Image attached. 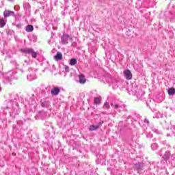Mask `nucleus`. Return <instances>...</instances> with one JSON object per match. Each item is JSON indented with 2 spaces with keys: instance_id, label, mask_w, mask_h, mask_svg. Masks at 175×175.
I'll use <instances>...</instances> for the list:
<instances>
[{
  "instance_id": "nucleus-1",
  "label": "nucleus",
  "mask_w": 175,
  "mask_h": 175,
  "mask_svg": "<svg viewBox=\"0 0 175 175\" xmlns=\"http://www.w3.org/2000/svg\"><path fill=\"white\" fill-rule=\"evenodd\" d=\"M21 53H24V54H31L33 58H36L38 57V53L31 48L23 49L21 50Z\"/></svg>"
},
{
  "instance_id": "nucleus-2",
  "label": "nucleus",
  "mask_w": 175,
  "mask_h": 175,
  "mask_svg": "<svg viewBox=\"0 0 175 175\" xmlns=\"http://www.w3.org/2000/svg\"><path fill=\"white\" fill-rule=\"evenodd\" d=\"M111 106L114 107L116 110H118V111H121L122 109L125 108V105L122 104L121 102H113L111 103Z\"/></svg>"
},
{
  "instance_id": "nucleus-3",
  "label": "nucleus",
  "mask_w": 175,
  "mask_h": 175,
  "mask_svg": "<svg viewBox=\"0 0 175 175\" xmlns=\"http://www.w3.org/2000/svg\"><path fill=\"white\" fill-rule=\"evenodd\" d=\"M103 124V122H100L98 124L96 125H90L89 127V131H98V129H99L100 128V126H102V124Z\"/></svg>"
},
{
  "instance_id": "nucleus-4",
  "label": "nucleus",
  "mask_w": 175,
  "mask_h": 175,
  "mask_svg": "<svg viewBox=\"0 0 175 175\" xmlns=\"http://www.w3.org/2000/svg\"><path fill=\"white\" fill-rule=\"evenodd\" d=\"M124 77H125V79H126V80L132 79V72H131V70H125L124 71Z\"/></svg>"
},
{
  "instance_id": "nucleus-5",
  "label": "nucleus",
  "mask_w": 175,
  "mask_h": 175,
  "mask_svg": "<svg viewBox=\"0 0 175 175\" xmlns=\"http://www.w3.org/2000/svg\"><path fill=\"white\" fill-rule=\"evenodd\" d=\"M108 83H109V84H112L113 85H114L115 88H118V81H117V80L114 79L113 78H111L109 81Z\"/></svg>"
},
{
  "instance_id": "nucleus-6",
  "label": "nucleus",
  "mask_w": 175,
  "mask_h": 175,
  "mask_svg": "<svg viewBox=\"0 0 175 175\" xmlns=\"http://www.w3.org/2000/svg\"><path fill=\"white\" fill-rule=\"evenodd\" d=\"M60 91L61 90H59V88H53L51 91V94L52 95L56 96L58 95V94H59Z\"/></svg>"
},
{
  "instance_id": "nucleus-7",
  "label": "nucleus",
  "mask_w": 175,
  "mask_h": 175,
  "mask_svg": "<svg viewBox=\"0 0 175 175\" xmlns=\"http://www.w3.org/2000/svg\"><path fill=\"white\" fill-rule=\"evenodd\" d=\"M4 17H10V16H14V12L13 11H9V10H5L3 12Z\"/></svg>"
},
{
  "instance_id": "nucleus-8",
  "label": "nucleus",
  "mask_w": 175,
  "mask_h": 175,
  "mask_svg": "<svg viewBox=\"0 0 175 175\" xmlns=\"http://www.w3.org/2000/svg\"><path fill=\"white\" fill-rule=\"evenodd\" d=\"M68 40H69V35H64L62 37V42L63 44H68Z\"/></svg>"
},
{
  "instance_id": "nucleus-9",
  "label": "nucleus",
  "mask_w": 175,
  "mask_h": 175,
  "mask_svg": "<svg viewBox=\"0 0 175 175\" xmlns=\"http://www.w3.org/2000/svg\"><path fill=\"white\" fill-rule=\"evenodd\" d=\"M55 61H61L62 59V53L57 52L56 55L54 57Z\"/></svg>"
},
{
  "instance_id": "nucleus-10",
  "label": "nucleus",
  "mask_w": 175,
  "mask_h": 175,
  "mask_svg": "<svg viewBox=\"0 0 175 175\" xmlns=\"http://www.w3.org/2000/svg\"><path fill=\"white\" fill-rule=\"evenodd\" d=\"M79 77L80 84H85V81H86L85 77L83 75H80Z\"/></svg>"
},
{
  "instance_id": "nucleus-11",
  "label": "nucleus",
  "mask_w": 175,
  "mask_h": 175,
  "mask_svg": "<svg viewBox=\"0 0 175 175\" xmlns=\"http://www.w3.org/2000/svg\"><path fill=\"white\" fill-rule=\"evenodd\" d=\"M163 158L165 161H167V159H169V158H170V152L166 151L165 152L164 155L163 156Z\"/></svg>"
},
{
  "instance_id": "nucleus-12",
  "label": "nucleus",
  "mask_w": 175,
  "mask_h": 175,
  "mask_svg": "<svg viewBox=\"0 0 175 175\" xmlns=\"http://www.w3.org/2000/svg\"><path fill=\"white\" fill-rule=\"evenodd\" d=\"M167 131H169V129H170V131L171 132H172V133H174V135H175V126H173L172 124H169L168 127H167Z\"/></svg>"
},
{
  "instance_id": "nucleus-13",
  "label": "nucleus",
  "mask_w": 175,
  "mask_h": 175,
  "mask_svg": "<svg viewBox=\"0 0 175 175\" xmlns=\"http://www.w3.org/2000/svg\"><path fill=\"white\" fill-rule=\"evenodd\" d=\"M168 95H170L171 96H173L175 94V89L174 88H170L167 90Z\"/></svg>"
},
{
  "instance_id": "nucleus-14",
  "label": "nucleus",
  "mask_w": 175,
  "mask_h": 175,
  "mask_svg": "<svg viewBox=\"0 0 175 175\" xmlns=\"http://www.w3.org/2000/svg\"><path fill=\"white\" fill-rule=\"evenodd\" d=\"M32 31H33V26L29 25L26 27L27 32H32Z\"/></svg>"
},
{
  "instance_id": "nucleus-15",
  "label": "nucleus",
  "mask_w": 175,
  "mask_h": 175,
  "mask_svg": "<svg viewBox=\"0 0 175 175\" xmlns=\"http://www.w3.org/2000/svg\"><path fill=\"white\" fill-rule=\"evenodd\" d=\"M76 64H77V60L75 58H72L70 59V65L71 66H75V65H76Z\"/></svg>"
},
{
  "instance_id": "nucleus-16",
  "label": "nucleus",
  "mask_w": 175,
  "mask_h": 175,
  "mask_svg": "<svg viewBox=\"0 0 175 175\" xmlns=\"http://www.w3.org/2000/svg\"><path fill=\"white\" fill-rule=\"evenodd\" d=\"M5 25H6L5 20H3V18H0V28H3Z\"/></svg>"
},
{
  "instance_id": "nucleus-17",
  "label": "nucleus",
  "mask_w": 175,
  "mask_h": 175,
  "mask_svg": "<svg viewBox=\"0 0 175 175\" xmlns=\"http://www.w3.org/2000/svg\"><path fill=\"white\" fill-rule=\"evenodd\" d=\"M94 102L95 105H99L100 103V98H99L98 97H95Z\"/></svg>"
},
{
  "instance_id": "nucleus-18",
  "label": "nucleus",
  "mask_w": 175,
  "mask_h": 175,
  "mask_svg": "<svg viewBox=\"0 0 175 175\" xmlns=\"http://www.w3.org/2000/svg\"><path fill=\"white\" fill-rule=\"evenodd\" d=\"M135 169H142L143 167V164L142 163H138L137 164H135Z\"/></svg>"
},
{
  "instance_id": "nucleus-19",
  "label": "nucleus",
  "mask_w": 175,
  "mask_h": 175,
  "mask_svg": "<svg viewBox=\"0 0 175 175\" xmlns=\"http://www.w3.org/2000/svg\"><path fill=\"white\" fill-rule=\"evenodd\" d=\"M151 147H152V150H155L158 148V144L157 143L152 144Z\"/></svg>"
},
{
  "instance_id": "nucleus-20",
  "label": "nucleus",
  "mask_w": 175,
  "mask_h": 175,
  "mask_svg": "<svg viewBox=\"0 0 175 175\" xmlns=\"http://www.w3.org/2000/svg\"><path fill=\"white\" fill-rule=\"evenodd\" d=\"M27 79L29 80V81H31V80H35V77L33 75L31 77V75H27Z\"/></svg>"
},
{
  "instance_id": "nucleus-21",
  "label": "nucleus",
  "mask_w": 175,
  "mask_h": 175,
  "mask_svg": "<svg viewBox=\"0 0 175 175\" xmlns=\"http://www.w3.org/2000/svg\"><path fill=\"white\" fill-rule=\"evenodd\" d=\"M104 107L105 109H110V105L109 104V103L105 102V104H104Z\"/></svg>"
},
{
  "instance_id": "nucleus-22",
  "label": "nucleus",
  "mask_w": 175,
  "mask_h": 175,
  "mask_svg": "<svg viewBox=\"0 0 175 175\" xmlns=\"http://www.w3.org/2000/svg\"><path fill=\"white\" fill-rule=\"evenodd\" d=\"M144 122L145 124H150V121H148V119H145Z\"/></svg>"
},
{
  "instance_id": "nucleus-23",
  "label": "nucleus",
  "mask_w": 175,
  "mask_h": 175,
  "mask_svg": "<svg viewBox=\"0 0 175 175\" xmlns=\"http://www.w3.org/2000/svg\"><path fill=\"white\" fill-rule=\"evenodd\" d=\"M66 70L67 72H69V67L66 66Z\"/></svg>"
},
{
  "instance_id": "nucleus-24",
  "label": "nucleus",
  "mask_w": 175,
  "mask_h": 175,
  "mask_svg": "<svg viewBox=\"0 0 175 175\" xmlns=\"http://www.w3.org/2000/svg\"><path fill=\"white\" fill-rule=\"evenodd\" d=\"M96 162H97L98 163H99V160H97Z\"/></svg>"
},
{
  "instance_id": "nucleus-25",
  "label": "nucleus",
  "mask_w": 175,
  "mask_h": 175,
  "mask_svg": "<svg viewBox=\"0 0 175 175\" xmlns=\"http://www.w3.org/2000/svg\"><path fill=\"white\" fill-rule=\"evenodd\" d=\"M1 90H2V89L0 88V91H1Z\"/></svg>"
}]
</instances>
